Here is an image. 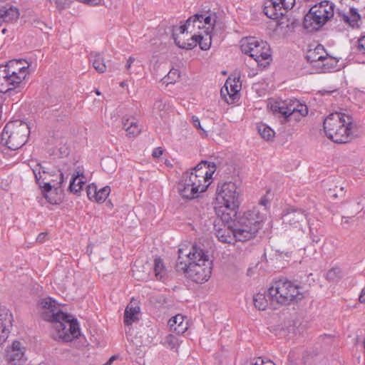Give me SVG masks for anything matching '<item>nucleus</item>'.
I'll return each instance as SVG.
<instances>
[{
  "label": "nucleus",
  "instance_id": "a878e982",
  "mask_svg": "<svg viewBox=\"0 0 365 365\" xmlns=\"http://www.w3.org/2000/svg\"><path fill=\"white\" fill-rule=\"evenodd\" d=\"M326 53L324 46L319 44L314 48L308 50L306 58L310 63H316L317 66H319L320 61L324 58Z\"/></svg>",
  "mask_w": 365,
  "mask_h": 365
},
{
  "label": "nucleus",
  "instance_id": "7ed1b4c3",
  "mask_svg": "<svg viewBox=\"0 0 365 365\" xmlns=\"http://www.w3.org/2000/svg\"><path fill=\"white\" fill-rule=\"evenodd\" d=\"M324 130L327 137L333 142L346 143L352 139L356 131V124L351 115L334 112L324 119Z\"/></svg>",
  "mask_w": 365,
  "mask_h": 365
},
{
  "label": "nucleus",
  "instance_id": "7c9ffc66",
  "mask_svg": "<svg viewBox=\"0 0 365 365\" xmlns=\"http://www.w3.org/2000/svg\"><path fill=\"white\" fill-rule=\"evenodd\" d=\"M211 33L209 32H200L199 34H195L193 36V39L196 40V46L199 44L200 48L202 50L206 51L208 50L211 46Z\"/></svg>",
  "mask_w": 365,
  "mask_h": 365
},
{
  "label": "nucleus",
  "instance_id": "6e6d98bb",
  "mask_svg": "<svg viewBox=\"0 0 365 365\" xmlns=\"http://www.w3.org/2000/svg\"><path fill=\"white\" fill-rule=\"evenodd\" d=\"M163 154V150L160 147H158L154 149L153 151L152 155L153 158H160Z\"/></svg>",
  "mask_w": 365,
  "mask_h": 365
},
{
  "label": "nucleus",
  "instance_id": "6ab92c4d",
  "mask_svg": "<svg viewBox=\"0 0 365 365\" xmlns=\"http://www.w3.org/2000/svg\"><path fill=\"white\" fill-rule=\"evenodd\" d=\"M178 32V26L173 29V37L179 48L192 49L196 46V40L193 39V36H186V33L177 34Z\"/></svg>",
  "mask_w": 365,
  "mask_h": 365
},
{
  "label": "nucleus",
  "instance_id": "2f4dec72",
  "mask_svg": "<svg viewBox=\"0 0 365 365\" xmlns=\"http://www.w3.org/2000/svg\"><path fill=\"white\" fill-rule=\"evenodd\" d=\"M339 61L336 58L328 56L326 53L325 56L320 61V65L319 66L322 67V72H329L332 69H335L337 66Z\"/></svg>",
  "mask_w": 365,
  "mask_h": 365
},
{
  "label": "nucleus",
  "instance_id": "de8ad7c7",
  "mask_svg": "<svg viewBox=\"0 0 365 365\" xmlns=\"http://www.w3.org/2000/svg\"><path fill=\"white\" fill-rule=\"evenodd\" d=\"M87 195L88 198L91 200H94L96 198V194H97V187L94 184L89 185L87 187Z\"/></svg>",
  "mask_w": 365,
  "mask_h": 365
},
{
  "label": "nucleus",
  "instance_id": "f257e3e1",
  "mask_svg": "<svg viewBox=\"0 0 365 365\" xmlns=\"http://www.w3.org/2000/svg\"><path fill=\"white\" fill-rule=\"evenodd\" d=\"M176 268L196 283L207 282L212 274V261L205 251L193 245L187 252L183 248L178 250Z\"/></svg>",
  "mask_w": 365,
  "mask_h": 365
},
{
  "label": "nucleus",
  "instance_id": "603ef678",
  "mask_svg": "<svg viewBox=\"0 0 365 365\" xmlns=\"http://www.w3.org/2000/svg\"><path fill=\"white\" fill-rule=\"evenodd\" d=\"M277 1L279 2L287 12L289 9H292L295 4V0H277Z\"/></svg>",
  "mask_w": 365,
  "mask_h": 365
},
{
  "label": "nucleus",
  "instance_id": "39448f33",
  "mask_svg": "<svg viewBox=\"0 0 365 365\" xmlns=\"http://www.w3.org/2000/svg\"><path fill=\"white\" fill-rule=\"evenodd\" d=\"M268 296L272 304L287 305L298 302L304 297L302 287L289 280H279L268 289Z\"/></svg>",
  "mask_w": 365,
  "mask_h": 365
},
{
  "label": "nucleus",
  "instance_id": "2eb2a0df",
  "mask_svg": "<svg viewBox=\"0 0 365 365\" xmlns=\"http://www.w3.org/2000/svg\"><path fill=\"white\" fill-rule=\"evenodd\" d=\"M13 320V315L9 309L5 307L0 306V346L9 337Z\"/></svg>",
  "mask_w": 365,
  "mask_h": 365
},
{
  "label": "nucleus",
  "instance_id": "a211bd4d",
  "mask_svg": "<svg viewBox=\"0 0 365 365\" xmlns=\"http://www.w3.org/2000/svg\"><path fill=\"white\" fill-rule=\"evenodd\" d=\"M33 173L35 175L36 182L39 185L41 188H46L45 184L48 183L51 185L49 181L52 177H54V174L51 172L46 171V168L43 167L41 163H36L32 167ZM55 186V185H53Z\"/></svg>",
  "mask_w": 365,
  "mask_h": 365
},
{
  "label": "nucleus",
  "instance_id": "c9c22d12",
  "mask_svg": "<svg viewBox=\"0 0 365 365\" xmlns=\"http://www.w3.org/2000/svg\"><path fill=\"white\" fill-rule=\"evenodd\" d=\"M259 134L266 140H271L274 137V131L268 125L260 123L257 125Z\"/></svg>",
  "mask_w": 365,
  "mask_h": 365
},
{
  "label": "nucleus",
  "instance_id": "49530a36",
  "mask_svg": "<svg viewBox=\"0 0 365 365\" xmlns=\"http://www.w3.org/2000/svg\"><path fill=\"white\" fill-rule=\"evenodd\" d=\"M58 175H54V177H52L49 180L51 182V185H55L56 186H60L63 182V175L61 171H58Z\"/></svg>",
  "mask_w": 365,
  "mask_h": 365
},
{
  "label": "nucleus",
  "instance_id": "72a5a7b5",
  "mask_svg": "<svg viewBox=\"0 0 365 365\" xmlns=\"http://www.w3.org/2000/svg\"><path fill=\"white\" fill-rule=\"evenodd\" d=\"M192 19V16L190 17L185 24L178 26V31L180 34L186 33V36H195L199 34L200 31H196L195 24ZM178 34V32L177 33Z\"/></svg>",
  "mask_w": 365,
  "mask_h": 365
},
{
  "label": "nucleus",
  "instance_id": "cd10ccee",
  "mask_svg": "<svg viewBox=\"0 0 365 365\" xmlns=\"http://www.w3.org/2000/svg\"><path fill=\"white\" fill-rule=\"evenodd\" d=\"M253 301L255 307L259 310H265L269 305L273 307L276 305V304L271 303L268 292L267 293H257L254 296Z\"/></svg>",
  "mask_w": 365,
  "mask_h": 365
},
{
  "label": "nucleus",
  "instance_id": "4c0bfd02",
  "mask_svg": "<svg viewBox=\"0 0 365 365\" xmlns=\"http://www.w3.org/2000/svg\"><path fill=\"white\" fill-rule=\"evenodd\" d=\"M84 182L81 178H80V175L77 173L76 175H73L71 181L70 182L69 189L71 192H78L82 188Z\"/></svg>",
  "mask_w": 365,
  "mask_h": 365
},
{
  "label": "nucleus",
  "instance_id": "0e129e2a",
  "mask_svg": "<svg viewBox=\"0 0 365 365\" xmlns=\"http://www.w3.org/2000/svg\"><path fill=\"white\" fill-rule=\"evenodd\" d=\"M137 262H138L136 261V262L134 263L133 266V269H132V271H133V275H135V272H138V271H139V270H138V265L136 264V263H137Z\"/></svg>",
  "mask_w": 365,
  "mask_h": 365
},
{
  "label": "nucleus",
  "instance_id": "bb28decb",
  "mask_svg": "<svg viewBox=\"0 0 365 365\" xmlns=\"http://www.w3.org/2000/svg\"><path fill=\"white\" fill-rule=\"evenodd\" d=\"M240 88L241 85L239 83V81L231 79L230 78L226 81L225 90H226V93H227L230 98L231 103H234L235 100L237 98Z\"/></svg>",
  "mask_w": 365,
  "mask_h": 365
},
{
  "label": "nucleus",
  "instance_id": "c85d7f7f",
  "mask_svg": "<svg viewBox=\"0 0 365 365\" xmlns=\"http://www.w3.org/2000/svg\"><path fill=\"white\" fill-rule=\"evenodd\" d=\"M237 208H227L225 206L220 207L217 210V215L221 218L225 225H228L236 217Z\"/></svg>",
  "mask_w": 365,
  "mask_h": 365
},
{
  "label": "nucleus",
  "instance_id": "473e14b6",
  "mask_svg": "<svg viewBox=\"0 0 365 365\" xmlns=\"http://www.w3.org/2000/svg\"><path fill=\"white\" fill-rule=\"evenodd\" d=\"M91 61L93 68L98 73H104L106 70V66L104 61V58L100 53H91L90 57Z\"/></svg>",
  "mask_w": 365,
  "mask_h": 365
},
{
  "label": "nucleus",
  "instance_id": "13d9d810",
  "mask_svg": "<svg viewBox=\"0 0 365 365\" xmlns=\"http://www.w3.org/2000/svg\"><path fill=\"white\" fill-rule=\"evenodd\" d=\"M135 61V58L133 57H129L127 60V63L125 64V68L129 70L131 67L132 63Z\"/></svg>",
  "mask_w": 365,
  "mask_h": 365
},
{
  "label": "nucleus",
  "instance_id": "423d86ee",
  "mask_svg": "<svg viewBox=\"0 0 365 365\" xmlns=\"http://www.w3.org/2000/svg\"><path fill=\"white\" fill-rule=\"evenodd\" d=\"M334 4L322 1L312 6L304 16L303 25L307 29L318 30L334 15Z\"/></svg>",
  "mask_w": 365,
  "mask_h": 365
},
{
  "label": "nucleus",
  "instance_id": "680f3d73",
  "mask_svg": "<svg viewBox=\"0 0 365 365\" xmlns=\"http://www.w3.org/2000/svg\"><path fill=\"white\" fill-rule=\"evenodd\" d=\"M220 93H221V96H222V98H225V101L228 103H232L231 101L230 102L229 100L227 98H226V96H228V95H227V93H226V90H225V86L221 88Z\"/></svg>",
  "mask_w": 365,
  "mask_h": 365
},
{
  "label": "nucleus",
  "instance_id": "412c9836",
  "mask_svg": "<svg viewBox=\"0 0 365 365\" xmlns=\"http://www.w3.org/2000/svg\"><path fill=\"white\" fill-rule=\"evenodd\" d=\"M235 232L234 226L224 225L222 227L217 230L216 237L223 243L235 244L237 242Z\"/></svg>",
  "mask_w": 365,
  "mask_h": 365
},
{
  "label": "nucleus",
  "instance_id": "f03ea898",
  "mask_svg": "<svg viewBox=\"0 0 365 365\" xmlns=\"http://www.w3.org/2000/svg\"><path fill=\"white\" fill-rule=\"evenodd\" d=\"M216 170L214 163L201 161L190 172L183 174L182 180L178 184V191L185 199L197 198L204 192L211 183V178Z\"/></svg>",
  "mask_w": 365,
  "mask_h": 365
},
{
  "label": "nucleus",
  "instance_id": "4468645a",
  "mask_svg": "<svg viewBox=\"0 0 365 365\" xmlns=\"http://www.w3.org/2000/svg\"><path fill=\"white\" fill-rule=\"evenodd\" d=\"M266 215L267 208L262 207L260 210L259 207H255L244 212L242 216L240 217V220L252 227H257V230H259L262 227V222L266 217Z\"/></svg>",
  "mask_w": 365,
  "mask_h": 365
},
{
  "label": "nucleus",
  "instance_id": "f3484780",
  "mask_svg": "<svg viewBox=\"0 0 365 365\" xmlns=\"http://www.w3.org/2000/svg\"><path fill=\"white\" fill-rule=\"evenodd\" d=\"M17 88H19V87L9 71L5 65L0 66V92L5 93Z\"/></svg>",
  "mask_w": 365,
  "mask_h": 365
},
{
  "label": "nucleus",
  "instance_id": "f8f14e48",
  "mask_svg": "<svg viewBox=\"0 0 365 365\" xmlns=\"http://www.w3.org/2000/svg\"><path fill=\"white\" fill-rule=\"evenodd\" d=\"M30 66L25 59H12L5 64L19 88L30 74Z\"/></svg>",
  "mask_w": 365,
  "mask_h": 365
},
{
  "label": "nucleus",
  "instance_id": "a19ab883",
  "mask_svg": "<svg viewBox=\"0 0 365 365\" xmlns=\"http://www.w3.org/2000/svg\"><path fill=\"white\" fill-rule=\"evenodd\" d=\"M110 188L109 186H106L99 189L98 190H97L96 198L95 201L97 202H104L110 194Z\"/></svg>",
  "mask_w": 365,
  "mask_h": 365
},
{
  "label": "nucleus",
  "instance_id": "ddd939ff",
  "mask_svg": "<svg viewBox=\"0 0 365 365\" xmlns=\"http://www.w3.org/2000/svg\"><path fill=\"white\" fill-rule=\"evenodd\" d=\"M6 361L9 365H24L27 361L26 346L19 341H14L6 351Z\"/></svg>",
  "mask_w": 365,
  "mask_h": 365
},
{
  "label": "nucleus",
  "instance_id": "e2e57ef3",
  "mask_svg": "<svg viewBox=\"0 0 365 365\" xmlns=\"http://www.w3.org/2000/svg\"><path fill=\"white\" fill-rule=\"evenodd\" d=\"M266 202H267L266 200H262L259 202V206H257V207H259L260 210H262V207L266 208Z\"/></svg>",
  "mask_w": 365,
  "mask_h": 365
},
{
  "label": "nucleus",
  "instance_id": "4d7b16f0",
  "mask_svg": "<svg viewBox=\"0 0 365 365\" xmlns=\"http://www.w3.org/2000/svg\"><path fill=\"white\" fill-rule=\"evenodd\" d=\"M46 236H47V233L46 232H41V233H40L38 235V237H36L37 242H44Z\"/></svg>",
  "mask_w": 365,
  "mask_h": 365
},
{
  "label": "nucleus",
  "instance_id": "b1692460",
  "mask_svg": "<svg viewBox=\"0 0 365 365\" xmlns=\"http://www.w3.org/2000/svg\"><path fill=\"white\" fill-rule=\"evenodd\" d=\"M170 330L178 334H183L188 328L187 322L185 321L184 316L177 314L168 321Z\"/></svg>",
  "mask_w": 365,
  "mask_h": 365
},
{
  "label": "nucleus",
  "instance_id": "09e8293b",
  "mask_svg": "<svg viewBox=\"0 0 365 365\" xmlns=\"http://www.w3.org/2000/svg\"><path fill=\"white\" fill-rule=\"evenodd\" d=\"M192 19H194L193 21H194L195 24H196L195 25L196 31H201L205 34V28H204V25L202 24V21L200 19L199 14H195L194 16H192Z\"/></svg>",
  "mask_w": 365,
  "mask_h": 365
},
{
  "label": "nucleus",
  "instance_id": "bf43d9fd",
  "mask_svg": "<svg viewBox=\"0 0 365 365\" xmlns=\"http://www.w3.org/2000/svg\"><path fill=\"white\" fill-rule=\"evenodd\" d=\"M359 301L361 303H365V287L361 290L359 295Z\"/></svg>",
  "mask_w": 365,
  "mask_h": 365
},
{
  "label": "nucleus",
  "instance_id": "6e6552de",
  "mask_svg": "<svg viewBox=\"0 0 365 365\" xmlns=\"http://www.w3.org/2000/svg\"><path fill=\"white\" fill-rule=\"evenodd\" d=\"M242 51L252 57L259 66L266 67L271 61V51L267 42L258 40L253 36L246 37L241 40Z\"/></svg>",
  "mask_w": 365,
  "mask_h": 365
},
{
  "label": "nucleus",
  "instance_id": "69168bd1",
  "mask_svg": "<svg viewBox=\"0 0 365 365\" xmlns=\"http://www.w3.org/2000/svg\"><path fill=\"white\" fill-rule=\"evenodd\" d=\"M341 220H342V222L348 223L349 222V217H343Z\"/></svg>",
  "mask_w": 365,
  "mask_h": 365
},
{
  "label": "nucleus",
  "instance_id": "dca6fc26",
  "mask_svg": "<svg viewBox=\"0 0 365 365\" xmlns=\"http://www.w3.org/2000/svg\"><path fill=\"white\" fill-rule=\"evenodd\" d=\"M237 241L245 242L250 240L256 237L257 232V227L245 223L240 219L234 224Z\"/></svg>",
  "mask_w": 365,
  "mask_h": 365
},
{
  "label": "nucleus",
  "instance_id": "f704fd0d",
  "mask_svg": "<svg viewBox=\"0 0 365 365\" xmlns=\"http://www.w3.org/2000/svg\"><path fill=\"white\" fill-rule=\"evenodd\" d=\"M181 342L177 336L170 334L164 337L162 344L170 350L178 352V348Z\"/></svg>",
  "mask_w": 365,
  "mask_h": 365
},
{
  "label": "nucleus",
  "instance_id": "20e7f679",
  "mask_svg": "<svg viewBox=\"0 0 365 365\" xmlns=\"http://www.w3.org/2000/svg\"><path fill=\"white\" fill-rule=\"evenodd\" d=\"M39 309L42 318L53 324L58 337L64 341H69L68 325H66V322L70 323L72 315L63 312L51 298L42 299L39 303Z\"/></svg>",
  "mask_w": 365,
  "mask_h": 365
},
{
  "label": "nucleus",
  "instance_id": "aec40b11",
  "mask_svg": "<svg viewBox=\"0 0 365 365\" xmlns=\"http://www.w3.org/2000/svg\"><path fill=\"white\" fill-rule=\"evenodd\" d=\"M264 14L269 19H277L284 16L287 11L277 0H269L264 9Z\"/></svg>",
  "mask_w": 365,
  "mask_h": 365
},
{
  "label": "nucleus",
  "instance_id": "774afa93",
  "mask_svg": "<svg viewBox=\"0 0 365 365\" xmlns=\"http://www.w3.org/2000/svg\"><path fill=\"white\" fill-rule=\"evenodd\" d=\"M96 93L98 96H100V95H101V93H100V91H99L98 89H96Z\"/></svg>",
  "mask_w": 365,
  "mask_h": 365
},
{
  "label": "nucleus",
  "instance_id": "c03bdc74",
  "mask_svg": "<svg viewBox=\"0 0 365 365\" xmlns=\"http://www.w3.org/2000/svg\"><path fill=\"white\" fill-rule=\"evenodd\" d=\"M180 71L177 68H172L167 75L168 83H174L180 78Z\"/></svg>",
  "mask_w": 365,
  "mask_h": 365
},
{
  "label": "nucleus",
  "instance_id": "c756f323",
  "mask_svg": "<svg viewBox=\"0 0 365 365\" xmlns=\"http://www.w3.org/2000/svg\"><path fill=\"white\" fill-rule=\"evenodd\" d=\"M46 188H42V192H43V196L45 199L52 205H57L61 202V196L58 195L56 189L53 190V187H55L53 185H49L48 183L45 184Z\"/></svg>",
  "mask_w": 365,
  "mask_h": 365
},
{
  "label": "nucleus",
  "instance_id": "ea45409f",
  "mask_svg": "<svg viewBox=\"0 0 365 365\" xmlns=\"http://www.w3.org/2000/svg\"><path fill=\"white\" fill-rule=\"evenodd\" d=\"M68 325V331L70 335V340L73 338H77L80 335V329L77 320L72 317L70 323L66 322Z\"/></svg>",
  "mask_w": 365,
  "mask_h": 365
},
{
  "label": "nucleus",
  "instance_id": "4be33fe9",
  "mask_svg": "<svg viewBox=\"0 0 365 365\" xmlns=\"http://www.w3.org/2000/svg\"><path fill=\"white\" fill-rule=\"evenodd\" d=\"M140 309L138 304L133 301H131L125 307L124 312V324L126 326H130L134 322L139 320V313Z\"/></svg>",
  "mask_w": 365,
  "mask_h": 365
},
{
  "label": "nucleus",
  "instance_id": "a18cd8bd",
  "mask_svg": "<svg viewBox=\"0 0 365 365\" xmlns=\"http://www.w3.org/2000/svg\"><path fill=\"white\" fill-rule=\"evenodd\" d=\"M242 365H274L272 361H264L261 358L245 361Z\"/></svg>",
  "mask_w": 365,
  "mask_h": 365
},
{
  "label": "nucleus",
  "instance_id": "79ce46f5",
  "mask_svg": "<svg viewBox=\"0 0 365 365\" xmlns=\"http://www.w3.org/2000/svg\"><path fill=\"white\" fill-rule=\"evenodd\" d=\"M125 131L127 133V135L130 137H133L137 135L140 133V129L136 122H135L134 120H131L129 126L125 127Z\"/></svg>",
  "mask_w": 365,
  "mask_h": 365
},
{
  "label": "nucleus",
  "instance_id": "5fc2aeb1",
  "mask_svg": "<svg viewBox=\"0 0 365 365\" xmlns=\"http://www.w3.org/2000/svg\"><path fill=\"white\" fill-rule=\"evenodd\" d=\"M345 196V191L343 187H340L336 192L332 194L331 197L334 199L342 198Z\"/></svg>",
  "mask_w": 365,
  "mask_h": 365
},
{
  "label": "nucleus",
  "instance_id": "37998d69",
  "mask_svg": "<svg viewBox=\"0 0 365 365\" xmlns=\"http://www.w3.org/2000/svg\"><path fill=\"white\" fill-rule=\"evenodd\" d=\"M341 271L339 268H331L326 274V279L334 282L341 277Z\"/></svg>",
  "mask_w": 365,
  "mask_h": 365
},
{
  "label": "nucleus",
  "instance_id": "1a4fd4ad",
  "mask_svg": "<svg viewBox=\"0 0 365 365\" xmlns=\"http://www.w3.org/2000/svg\"><path fill=\"white\" fill-rule=\"evenodd\" d=\"M270 109L273 113H279L282 117V123L289 121H299L302 118L308 114V108L306 105L302 104L297 99L289 101H270L269 103Z\"/></svg>",
  "mask_w": 365,
  "mask_h": 365
},
{
  "label": "nucleus",
  "instance_id": "052dcab7",
  "mask_svg": "<svg viewBox=\"0 0 365 365\" xmlns=\"http://www.w3.org/2000/svg\"><path fill=\"white\" fill-rule=\"evenodd\" d=\"M130 123V121L128 118H125V117H123L122 118V124H123V127L125 130V127L129 126Z\"/></svg>",
  "mask_w": 365,
  "mask_h": 365
},
{
  "label": "nucleus",
  "instance_id": "e433bc0d",
  "mask_svg": "<svg viewBox=\"0 0 365 365\" xmlns=\"http://www.w3.org/2000/svg\"><path fill=\"white\" fill-rule=\"evenodd\" d=\"M154 272L157 279L161 280L166 274V269L160 258H155L154 260Z\"/></svg>",
  "mask_w": 365,
  "mask_h": 365
},
{
  "label": "nucleus",
  "instance_id": "5701e85b",
  "mask_svg": "<svg viewBox=\"0 0 365 365\" xmlns=\"http://www.w3.org/2000/svg\"><path fill=\"white\" fill-rule=\"evenodd\" d=\"M341 19L353 29L359 28L362 23L361 15L356 8H350L349 11L341 14Z\"/></svg>",
  "mask_w": 365,
  "mask_h": 365
},
{
  "label": "nucleus",
  "instance_id": "9b49d317",
  "mask_svg": "<svg viewBox=\"0 0 365 365\" xmlns=\"http://www.w3.org/2000/svg\"><path fill=\"white\" fill-rule=\"evenodd\" d=\"M282 219L285 227L302 230V226L307 220V214L301 209L288 207L282 211Z\"/></svg>",
  "mask_w": 365,
  "mask_h": 365
},
{
  "label": "nucleus",
  "instance_id": "864d4df0",
  "mask_svg": "<svg viewBox=\"0 0 365 365\" xmlns=\"http://www.w3.org/2000/svg\"><path fill=\"white\" fill-rule=\"evenodd\" d=\"M71 0H55L57 8L60 10L65 9L70 4Z\"/></svg>",
  "mask_w": 365,
  "mask_h": 365
},
{
  "label": "nucleus",
  "instance_id": "338daca9",
  "mask_svg": "<svg viewBox=\"0 0 365 365\" xmlns=\"http://www.w3.org/2000/svg\"><path fill=\"white\" fill-rule=\"evenodd\" d=\"M126 85V83L125 81H122L120 83V86L121 87H124Z\"/></svg>",
  "mask_w": 365,
  "mask_h": 365
},
{
  "label": "nucleus",
  "instance_id": "8fccbe9b",
  "mask_svg": "<svg viewBox=\"0 0 365 365\" xmlns=\"http://www.w3.org/2000/svg\"><path fill=\"white\" fill-rule=\"evenodd\" d=\"M356 49L359 53L365 54V35L361 36L358 38Z\"/></svg>",
  "mask_w": 365,
  "mask_h": 365
},
{
  "label": "nucleus",
  "instance_id": "58836bf2",
  "mask_svg": "<svg viewBox=\"0 0 365 365\" xmlns=\"http://www.w3.org/2000/svg\"><path fill=\"white\" fill-rule=\"evenodd\" d=\"M199 16L202 21L204 28H205V32L212 33L215 26V19L211 16H205L204 14H199Z\"/></svg>",
  "mask_w": 365,
  "mask_h": 365
},
{
  "label": "nucleus",
  "instance_id": "393cba45",
  "mask_svg": "<svg viewBox=\"0 0 365 365\" xmlns=\"http://www.w3.org/2000/svg\"><path fill=\"white\" fill-rule=\"evenodd\" d=\"M1 22H12L19 19V12L16 7L6 4L0 7Z\"/></svg>",
  "mask_w": 365,
  "mask_h": 365
},
{
  "label": "nucleus",
  "instance_id": "0eeeda50",
  "mask_svg": "<svg viewBox=\"0 0 365 365\" xmlns=\"http://www.w3.org/2000/svg\"><path fill=\"white\" fill-rule=\"evenodd\" d=\"M30 128L27 123L15 120L8 123L1 135V143L11 150L21 148L26 142Z\"/></svg>",
  "mask_w": 365,
  "mask_h": 365
},
{
  "label": "nucleus",
  "instance_id": "9d476101",
  "mask_svg": "<svg viewBox=\"0 0 365 365\" xmlns=\"http://www.w3.org/2000/svg\"><path fill=\"white\" fill-rule=\"evenodd\" d=\"M217 200L227 208H238L240 203L241 191L231 181L219 184L217 189Z\"/></svg>",
  "mask_w": 365,
  "mask_h": 365
},
{
  "label": "nucleus",
  "instance_id": "3c124183",
  "mask_svg": "<svg viewBox=\"0 0 365 365\" xmlns=\"http://www.w3.org/2000/svg\"><path fill=\"white\" fill-rule=\"evenodd\" d=\"M192 123L193 125L200 131L201 135H207L205 130L201 126L200 121L198 118V117L195 115L192 116Z\"/></svg>",
  "mask_w": 365,
  "mask_h": 365
}]
</instances>
